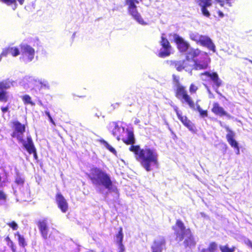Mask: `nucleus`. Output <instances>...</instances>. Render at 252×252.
I'll return each mask as SVG.
<instances>
[{"mask_svg": "<svg viewBox=\"0 0 252 252\" xmlns=\"http://www.w3.org/2000/svg\"><path fill=\"white\" fill-rule=\"evenodd\" d=\"M126 137L123 138L124 142L132 145L129 150L136 155V159L139 161L142 167L147 171H152L154 168H158V155L157 150L153 148L145 147L141 149L139 146L133 145L135 143V138L133 132L126 129Z\"/></svg>", "mask_w": 252, "mask_h": 252, "instance_id": "nucleus-1", "label": "nucleus"}, {"mask_svg": "<svg viewBox=\"0 0 252 252\" xmlns=\"http://www.w3.org/2000/svg\"><path fill=\"white\" fill-rule=\"evenodd\" d=\"M93 184L101 191V188L107 189L109 192L118 193L116 185L111 180L110 176L105 172L98 168H93L88 175Z\"/></svg>", "mask_w": 252, "mask_h": 252, "instance_id": "nucleus-2", "label": "nucleus"}, {"mask_svg": "<svg viewBox=\"0 0 252 252\" xmlns=\"http://www.w3.org/2000/svg\"><path fill=\"white\" fill-rule=\"evenodd\" d=\"M172 228L174 230L176 241L181 242L184 240L183 244L186 248L195 247L196 241L190 229L186 228L182 221L177 220L176 225Z\"/></svg>", "mask_w": 252, "mask_h": 252, "instance_id": "nucleus-3", "label": "nucleus"}, {"mask_svg": "<svg viewBox=\"0 0 252 252\" xmlns=\"http://www.w3.org/2000/svg\"><path fill=\"white\" fill-rule=\"evenodd\" d=\"M190 38L201 46L207 48L214 53L216 52V46L212 40L208 36L200 35L197 32H190Z\"/></svg>", "mask_w": 252, "mask_h": 252, "instance_id": "nucleus-4", "label": "nucleus"}, {"mask_svg": "<svg viewBox=\"0 0 252 252\" xmlns=\"http://www.w3.org/2000/svg\"><path fill=\"white\" fill-rule=\"evenodd\" d=\"M20 46L22 53L20 59L25 63L31 62L35 55L34 49L27 44H21Z\"/></svg>", "mask_w": 252, "mask_h": 252, "instance_id": "nucleus-5", "label": "nucleus"}, {"mask_svg": "<svg viewBox=\"0 0 252 252\" xmlns=\"http://www.w3.org/2000/svg\"><path fill=\"white\" fill-rule=\"evenodd\" d=\"M201 79L204 81H207L208 78H210L214 83L213 86V88L215 91L219 94L218 92V88L221 86L222 81L219 78L218 74L216 72H210L206 71L204 73L200 74Z\"/></svg>", "mask_w": 252, "mask_h": 252, "instance_id": "nucleus-6", "label": "nucleus"}, {"mask_svg": "<svg viewBox=\"0 0 252 252\" xmlns=\"http://www.w3.org/2000/svg\"><path fill=\"white\" fill-rule=\"evenodd\" d=\"M192 61L189 60L183 61H172L171 65L175 68L178 71H182L185 70L188 72L190 75H192V70L193 69L192 65L191 64Z\"/></svg>", "mask_w": 252, "mask_h": 252, "instance_id": "nucleus-7", "label": "nucleus"}, {"mask_svg": "<svg viewBox=\"0 0 252 252\" xmlns=\"http://www.w3.org/2000/svg\"><path fill=\"white\" fill-rule=\"evenodd\" d=\"M14 82L9 79H7L0 82V101L6 102L7 101L9 95L6 91L13 86Z\"/></svg>", "mask_w": 252, "mask_h": 252, "instance_id": "nucleus-8", "label": "nucleus"}, {"mask_svg": "<svg viewBox=\"0 0 252 252\" xmlns=\"http://www.w3.org/2000/svg\"><path fill=\"white\" fill-rule=\"evenodd\" d=\"M209 60L207 54L205 53L204 57L193 60V64L191 63V64L192 65L193 69L195 70L205 69L208 67Z\"/></svg>", "mask_w": 252, "mask_h": 252, "instance_id": "nucleus-9", "label": "nucleus"}, {"mask_svg": "<svg viewBox=\"0 0 252 252\" xmlns=\"http://www.w3.org/2000/svg\"><path fill=\"white\" fill-rule=\"evenodd\" d=\"M161 38L160 43L162 48L160 50L158 56L161 58H165L170 55L171 46L168 40L164 37V34H162Z\"/></svg>", "mask_w": 252, "mask_h": 252, "instance_id": "nucleus-10", "label": "nucleus"}, {"mask_svg": "<svg viewBox=\"0 0 252 252\" xmlns=\"http://www.w3.org/2000/svg\"><path fill=\"white\" fill-rule=\"evenodd\" d=\"M166 241L164 237L158 236L154 240L151 246L152 252H162L165 249Z\"/></svg>", "mask_w": 252, "mask_h": 252, "instance_id": "nucleus-11", "label": "nucleus"}, {"mask_svg": "<svg viewBox=\"0 0 252 252\" xmlns=\"http://www.w3.org/2000/svg\"><path fill=\"white\" fill-rule=\"evenodd\" d=\"M175 110L178 119L182 122L183 124L191 132L196 133L197 129L194 124L186 116H182L181 113L178 110L177 108L175 109Z\"/></svg>", "mask_w": 252, "mask_h": 252, "instance_id": "nucleus-12", "label": "nucleus"}, {"mask_svg": "<svg viewBox=\"0 0 252 252\" xmlns=\"http://www.w3.org/2000/svg\"><path fill=\"white\" fill-rule=\"evenodd\" d=\"M14 130L12 134L13 137H15L18 141L22 140L23 133L25 131V126L19 122H15L14 123Z\"/></svg>", "mask_w": 252, "mask_h": 252, "instance_id": "nucleus-13", "label": "nucleus"}, {"mask_svg": "<svg viewBox=\"0 0 252 252\" xmlns=\"http://www.w3.org/2000/svg\"><path fill=\"white\" fill-rule=\"evenodd\" d=\"M173 38L177 45L178 49L181 52H186L189 50L190 48L189 44L181 37L175 34L173 36Z\"/></svg>", "mask_w": 252, "mask_h": 252, "instance_id": "nucleus-14", "label": "nucleus"}, {"mask_svg": "<svg viewBox=\"0 0 252 252\" xmlns=\"http://www.w3.org/2000/svg\"><path fill=\"white\" fill-rule=\"evenodd\" d=\"M37 79L34 77L30 76H26L21 82L22 86L25 89H34L36 88Z\"/></svg>", "mask_w": 252, "mask_h": 252, "instance_id": "nucleus-15", "label": "nucleus"}, {"mask_svg": "<svg viewBox=\"0 0 252 252\" xmlns=\"http://www.w3.org/2000/svg\"><path fill=\"white\" fill-rule=\"evenodd\" d=\"M56 201L57 202L58 207L61 209L62 212L65 213L68 210V203L61 194L58 193L56 195Z\"/></svg>", "mask_w": 252, "mask_h": 252, "instance_id": "nucleus-16", "label": "nucleus"}, {"mask_svg": "<svg viewBox=\"0 0 252 252\" xmlns=\"http://www.w3.org/2000/svg\"><path fill=\"white\" fill-rule=\"evenodd\" d=\"M109 127L112 128V134L117 137L118 140L120 139L121 134L125 132V128L124 127H119L116 123L112 122L109 124Z\"/></svg>", "mask_w": 252, "mask_h": 252, "instance_id": "nucleus-17", "label": "nucleus"}, {"mask_svg": "<svg viewBox=\"0 0 252 252\" xmlns=\"http://www.w3.org/2000/svg\"><path fill=\"white\" fill-rule=\"evenodd\" d=\"M127 10L129 14L139 24L142 25H146L147 24L142 18L140 14L138 12L137 7L127 9Z\"/></svg>", "mask_w": 252, "mask_h": 252, "instance_id": "nucleus-18", "label": "nucleus"}, {"mask_svg": "<svg viewBox=\"0 0 252 252\" xmlns=\"http://www.w3.org/2000/svg\"><path fill=\"white\" fill-rule=\"evenodd\" d=\"M38 226L42 237L44 239H47L48 238L49 231L47 220H40L38 222Z\"/></svg>", "mask_w": 252, "mask_h": 252, "instance_id": "nucleus-19", "label": "nucleus"}, {"mask_svg": "<svg viewBox=\"0 0 252 252\" xmlns=\"http://www.w3.org/2000/svg\"><path fill=\"white\" fill-rule=\"evenodd\" d=\"M20 142L22 143L24 147L27 150L30 154H32L33 152H35V148L34 146L32 140L30 136H27V140H24L23 138H22V140L19 141Z\"/></svg>", "mask_w": 252, "mask_h": 252, "instance_id": "nucleus-20", "label": "nucleus"}, {"mask_svg": "<svg viewBox=\"0 0 252 252\" xmlns=\"http://www.w3.org/2000/svg\"><path fill=\"white\" fill-rule=\"evenodd\" d=\"M228 133L226 134V138L228 143L234 148L238 146V142L234 139L235 133L230 129L227 126L225 127Z\"/></svg>", "mask_w": 252, "mask_h": 252, "instance_id": "nucleus-21", "label": "nucleus"}, {"mask_svg": "<svg viewBox=\"0 0 252 252\" xmlns=\"http://www.w3.org/2000/svg\"><path fill=\"white\" fill-rule=\"evenodd\" d=\"M211 0H199L198 1L199 5L201 7L202 14L208 17L210 16V14L207 7L211 6Z\"/></svg>", "mask_w": 252, "mask_h": 252, "instance_id": "nucleus-22", "label": "nucleus"}, {"mask_svg": "<svg viewBox=\"0 0 252 252\" xmlns=\"http://www.w3.org/2000/svg\"><path fill=\"white\" fill-rule=\"evenodd\" d=\"M213 106L212 111L215 114L219 115L220 116H226L228 117H230L229 114L224 111V109L220 106L218 103H214Z\"/></svg>", "mask_w": 252, "mask_h": 252, "instance_id": "nucleus-23", "label": "nucleus"}, {"mask_svg": "<svg viewBox=\"0 0 252 252\" xmlns=\"http://www.w3.org/2000/svg\"><path fill=\"white\" fill-rule=\"evenodd\" d=\"M20 51L18 48L14 46L8 47L4 49L2 52V55L10 54L13 57H17L20 55Z\"/></svg>", "mask_w": 252, "mask_h": 252, "instance_id": "nucleus-24", "label": "nucleus"}, {"mask_svg": "<svg viewBox=\"0 0 252 252\" xmlns=\"http://www.w3.org/2000/svg\"><path fill=\"white\" fill-rule=\"evenodd\" d=\"M188 94L187 91L185 90V88L183 86L177 84V90H176V97L179 99H181L182 98L187 95Z\"/></svg>", "mask_w": 252, "mask_h": 252, "instance_id": "nucleus-25", "label": "nucleus"}, {"mask_svg": "<svg viewBox=\"0 0 252 252\" xmlns=\"http://www.w3.org/2000/svg\"><path fill=\"white\" fill-rule=\"evenodd\" d=\"M200 53L201 51L198 49H194L189 48V50L187 51L186 60H190V59H193L199 56Z\"/></svg>", "mask_w": 252, "mask_h": 252, "instance_id": "nucleus-26", "label": "nucleus"}, {"mask_svg": "<svg viewBox=\"0 0 252 252\" xmlns=\"http://www.w3.org/2000/svg\"><path fill=\"white\" fill-rule=\"evenodd\" d=\"M180 100L183 103H187L190 108L195 109V106L194 103L189 95L188 94Z\"/></svg>", "mask_w": 252, "mask_h": 252, "instance_id": "nucleus-27", "label": "nucleus"}, {"mask_svg": "<svg viewBox=\"0 0 252 252\" xmlns=\"http://www.w3.org/2000/svg\"><path fill=\"white\" fill-rule=\"evenodd\" d=\"M36 88H38L39 89H41L42 88L49 89V85L47 81L45 80H39L37 79Z\"/></svg>", "mask_w": 252, "mask_h": 252, "instance_id": "nucleus-28", "label": "nucleus"}, {"mask_svg": "<svg viewBox=\"0 0 252 252\" xmlns=\"http://www.w3.org/2000/svg\"><path fill=\"white\" fill-rule=\"evenodd\" d=\"M100 143L107 149H108L110 152L113 153L114 155H116L117 152L116 150L112 147L110 145H109L107 142L105 141L103 139H101L100 140Z\"/></svg>", "mask_w": 252, "mask_h": 252, "instance_id": "nucleus-29", "label": "nucleus"}, {"mask_svg": "<svg viewBox=\"0 0 252 252\" xmlns=\"http://www.w3.org/2000/svg\"><path fill=\"white\" fill-rule=\"evenodd\" d=\"M217 248V245L215 242L210 244L209 247L206 249H203L201 252H214Z\"/></svg>", "mask_w": 252, "mask_h": 252, "instance_id": "nucleus-30", "label": "nucleus"}, {"mask_svg": "<svg viewBox=\"0 0 252 252\" xmlns=\"http://www.w3.org/2000/svg\"><path fill=\"white\" fill-rule=\"evenodd\" d=\"M139 1L137 0H126V4L128 6L127 9L137 7L136 4H138Z\"/></svg>", "mask_w": 252, "mask_h": 252, "instance_id": "nucleus-31", "label": "nucleus"}, {"mask_svg": "<svg viewBox=\"0 0 252 252\" xmlns=\"http://www.w3.org/2000/svg\"><path fill=\"white\" fill-rule=\"evenodd\" d=\"M123 237V229L122 227H120L118 233L116 234V241L117 244L122 243Z\"/></svg>", "mask_w": 252, "mask_h": 252, "instance_id": "nucleus-32", "label": "nucleus"}, {"mask_svg": "<svg viewBox=\"0 0 252 252\" xmlns=\"http://www.w3.org/2000/svg\"><path fill=\"white\" fill-rule=\"evenodd\" d=\"M22 99L25 104H30L32 106L35 105V103L32 101V98L29 95L26 94L23 95Z\"/></svg>", "mask_w": 252, "mask_h": 252, "instance_id": "nucleus-33", "label": "nucleus"}, {"mask_svg": "<svg viewBox=\"0 0 252 252\" xmlns=\"http://www.w3.org/2000/svg\"><path fill=\"white\" fill-rule=\"evenodd\" d=\"M18 242L20 246L23 247H25L27 245V243L25 241V238L23 236H21L20 234H18Z\"/></svg>", "mask_w": 252, "mask_h": 252, "instance_id": "nucleus-34", "label": "nucleus"}, {"mask_svg": "<svg viewBox=\"0 0 252 252\" xmlns=\"http://www.w3.org/2000/svg\"><path fill=\"white\" fill-rule=\"evenodd\" d=\"M20 4H23L24 1V0H18ZM1 1L6 3L7 5H10L12 4H15L16 2V0H1Z\"/></svg>", "mask_w": 252, "mask_h": 252, "instance_id": "nucleus-35", "label": "nucleus"}, {"mask_svg": "<svg viewBox=\"0 0 252 252\" xmlns=\"http://www.w3.org/2000/svg\"><path fill=\"white\" fill-rule=\"evenodd\" d=\"M220 248L221 252H234L235 248L230 249L227 246H220Z\"/></svg>", "mask_w": 252, "mask_h": 252, "instance_id": "nucleus-36", "label": "nucleus"}, {"mask_svg": "<svg viewBox=\"0 0 252 252\" xmlns=\"http://www.w3.org/2000/svg\"><path fill=\"white\" fill-rule=\"evenodd\" d=\"M221 6H223L225 4L228 5L229 6H231V1L232 0H216Z\"/></svg>", "mask_w": 252, "mask_h": 252, "instance_id": "nucleus-37", "label": "nucleus"}, {"mask_svg": "<svg viewBox=\"0 0 252 252\" xmlns=\"http://www.w3.org/2000/svg\"><path fill=\"white\" fill-rule=\"evenodd\" d=\"M189 92L190 94L195 93L198 90V87L193 84H191L189 87Z\"/></svg>", "mask_w": 252, "mask_h": 252, "instance_id": "nucleus-38", "label": "nucleus"}, {"mask_svg": "<svg viewBox=\"0 0 252 252\" xmlns=\"http://www.w3.org/2000/svg\"><path fill=\"white\" fill-rule=\"evenodd\" d=\"M8 225L13 230H17L18 227L17 224L15 221L10 222L8 224Z\"/></svg>", "mask_w": 252, "mask_h": 252, "instance_id": "nucleus-39", "label": "nucleus"}, {"mask_svg": "<svg viewBox=\"0 0 252 252\" xmlns=\"http://www.w3.org/2000/svg\"><path fill=\"white\" fill-rule=\"evenodd\" d=\"M117 245L118 246V252H124L125 251V248L123 243L117 244Z\"/></svg>", "mask_w": 252, "mask_h": 252, "instance_id": "nucleus-40", "label": "nucleus"}, {"mask_svg": "<svg viewBox=\"0 0 252 252\" xmlns=\"http://www.w3.org/2000/svg\"><path fill=\"white\" fill-rule=\"evenodd\" d=\"M16 183L18 185H21L24 183V180L20 177H17L16 179Z\"/></svg>", "mask_w": 252, "mask_h": 252, "instance_id": "nucleus-41", "label": "nucleus"}, {"mask_svg": "<svg viewBox=\"0 0 252 252\" xmlns=\"http://www.w3.org/2000/svg\"><path fill=\"white\" fill-rule=\"evenodd\" d=\"M244 242L245 244L252 249V242L250 240L246 239L245 240Z\"/></svg>", "mask_w": 252, "mask_h": 252, "instance_id": "nucleus-42", "label": "nucleus"}, {"mask_svg": "<svg viewBox=\"0 0 252 252\" xmlns=\"http://www.w3.org/2000/svg\"><path fill=\"white\" fill-rule=\"evenodd\" d=\"M6 197V196L5 193L2 191L0 190V200H4Z\"/></svg>", "mask_w": 252, "mask_h": 252, "instance_id": "nucleus-43", "label": "nucleus"}, {"mask_svg": "<svg viewBox=\"0 0 252 252\" xmlns=\"http://www.w3.org/2000/svg\"><path fill=\"white\" fill-rule=\"evenodd\" d=\"M200 115L202 117H205L207 116V111L205 110H203L201 109L199 112Z\"/></svg>", "mask_w": 252, "mask_h": 252, "instance_id": "nucleus-44", "label": "nucleus"}, {"mask_svg": "<svg viewBox=\"0 0 252 252\" xmlns=\"http://www.w3.org/2000/svg\"><path fill=\"white\" fill-rule=\"evenodd\" d=\"M205 86L206 88L207 89L208 93L209 94V97L210 98L213 97V94L211 92V91L209 89V88H208V87L207 85H205Z\"/></svg>", "mask_w": 252, "mask_h": 252, "instance_id": "nucleus-45", "label": "nucleus"}, {"mask_svg": "<svg viewBox=\"0 0 252 252\" xmlns=\"http://www.w3.org/2000/svg\"><path fill=\"white\" fill-rule=\"evenodd\" d=\"M8 106H6V107H1V110L2 112V113L3 114H4L5 113H6V112L8 111Z\"/></svg>", "mask_w": 252, "mask_h": 252, "instance_id": "nucleus-46", "label": "nucleus"}, {"mask_svg": "<svg viewBox=\"0 0 252 252\" xmlns=\"http://www.w3.org/2000/svg\"><path fill=\"white\" fill-rule=\"evenodd\" d=\"M173 77L174 78V81H176L177 82V83H178V84H179V77H176L174 75H173Z\"/></svg>", "mask_w": 252, "mask_h": 252, "instance_id": "nucleus-47", "label": "nucleus"}, {"mask_svg": "<svg viewBox=\"0 0 252 252\" xmlns=\"http://www.w3.org/2000/svg\"><path fill=\"white\" fill-rule=\"evenodd\" d=\"M234 149H236V154L237 155H239L240 154V149H239V146L235 148Z\"/></svg>", "mask_w": 252, "mask_h": 252, "instance_id": "nucleus-48", "label": "nucleus"}, {"mask_svg": "<svg viewBox=\"0 0 252 252\" xmlns=\"http://www.w3.org/2000/svg\"><path fill=\"white\" fill-rule=\"evenodd\" d=\"M196 109L198 112H199L202 109L200 106L197 104H196Z\"/></svg>", "mask_w": 252, "mask_h": 252, "instance_id": "nucleus-49", "label": "nucleus"}, {"mask_svg": "<svg viewBox=\"0 0 252 252\" xmlns=\"http://www.w3.org/2000/svg\"><path fill=\"white\" fill-rule=\"evenodd\" d=\"M45 113L48 118H50V117H51L49 111H46Z\"/></svg>", "mask_w": 252, "mask_h": 252, "instance_id": "nucleus-50", "label": "nucleus"}, {"mask_svg": "<svg viewBox=\"0 0 252 252\" xmlns=\"http://www.w3.org/2000/svg\"><path fill=\"white\" fill-rule=\"evenodd\" d=\"M218 13H219V15L220 17H223V13L222 12L219 11L218 12Z\"/></svg>", "mask_w": 252, "mask_h": 252, "instance_id": "nucleus-51", "label": "nucleus"}, {"mask_svg": "<svg viewBox=\"0 0 252 252\" xmlns=\"http://www.w3.org/2000/svg\"><path fill=\"white\" fill-rule=\"evenodd\" d=\"M8 245L11 248H12V246H14L13 243L11 241H10L9 244Z\"/></svg>", "mask_w": 252, "mask_h": 252, "instance_id": "nucleus-52", "label": "nucleus"}, {"mask_svg": "<svg viewBox=\"0 0 252 252\" xmlns=\"http://www.w3.org/2000/svg\"><path fill=\"white\" fill-rule=\"evenodd\" d=\"M49 119L50 121L52 124H54V125H55L54 121H53V120L52 118L51 117H50V118H49Z\"/></svg>", "mask_w": 252, "mask_h": 252, "instance_id": "nucleus-53", "label": "nucleus"}, {"mask_svg": "<svg viewBox=\"0 0 252 252\" xmlns=\"http://www.w3.org/2000/svg\"><path fill=\"white\" fill-rule=\"evenodd\" d=\"M32 154H33L34 157L35 158H37V155H36V150L35 151V152H33Z\"/></svg>", "mask_w": 252, "mask_h": 252, "instance_id": "nucleus-54", "label": "nucleus"}, {"mask_svg": "<svg viewBox=\"0 0 252 252\" xmlns=\"http://www.w3.org/2000/svg\"><path fill=\"white\" fill-rule=\"evenodd\" d=\"M6 56V55H2V53L0 54V62L1 61V58L2 57H5Z\"/></svg>", "mask_w": 252, "mask_h": 252, "instance_id": "nucleus-55", "label": "nucleus"}, {"mask_svg": "<svg viewBox=\"0 0 252 252\" xmlns=\"http://www.w3.org/2000/svg\"><path fill=\"white\" fill-rule=\"evenodd\" d=\"M11 249H12V251L13 252H16V249L14 248V246H12V247L11 248Z\"/></svg>", "mask_w": 252, "mask_h": 252, "instance_id": "nucleus-56", "label": "nucleus"}, {"mask_svg": "<svg viewBox=\"0 0 252 252\" xmlns=\"http://www.w3.org/2000/svg\"><path fill=\"white\" fill-rule=\"evenodd\" d=\"M139 122H140V121H139V120H138V119H136V120H135V122H134L135 124H138V123H139Z\"/></svg>", "mask_w": 252, "mask_h": 252, "instance_id": "nucleus-57", "label": "nucleus"}, {"mask_svg": "<svg viewBox=\"0 0 252 252\" xmlns=\"http://www.w3.org/2000/svg\"><path fill=\"white\" fill-rule=\"evenodd\" d=\"M249 61L252 63V61L249 60Z\"/></svg>", "mask_w": 252, "mask_h": 252, "instance_id": "nucleus-58", "label": "nucleus"}]
</instances>
